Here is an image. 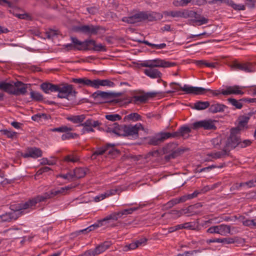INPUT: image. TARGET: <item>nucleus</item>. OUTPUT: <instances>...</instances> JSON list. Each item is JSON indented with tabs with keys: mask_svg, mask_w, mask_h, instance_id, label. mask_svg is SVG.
Wrapping results in <instances>:
<instances>
[{
	"mask_svg": "<svg viewBox=\"0 0 256 256\" xmlns=\"http://www.w3.org/2000/svg\"><path fill=\"white\" fill-rule=\"evenodd\" d=\"M147 100V97L144 95L136 96L132 98L131 102L134 104L143 103Z\"/></svg>",
	"mask_w": 256,
	"mask_h": 256,
	"instance_id": "45",
	"label": "nucleus"
},
{
	"mask_svg": "<svg viewBox=\"0 0 256 256\" xmlns=\"http://www.w3.org/2000/svg\"><path fill=\"white\" fill-rule=\"evenodd\" d=\"M182 215V209L180 210H172L170 212L164 214L162 216L166 217L168 218L176 219Z\"/></svg>",
	"mask_w": 256,
	"mask_h": 256,
	"instance_id": "29",
	"label": "nucleus"
},
{
	"mask_svg": "<svg viewBox=\"0 0 256 256\" xmlns=\"http://www.w3.org/2000/svg\"><path fill=\"white\" fill-rule=\"evenodd\" d=\"M30 98L35 101H42L44 100L43 96L40 92L32 91L30 92Z\"/></svg>",
	"mask_w": 256,
	"mask_h": 256,
	"instance_id": "46",
	"label": "nucleus"
},
{
	"mask_svg": "<svg viewBox=\"0 0 256 256\" xmlns=\"http://www.w3.org/2000/svg\"><path fill=\"white\" fill-rule=\"evenodd\" d=\"M214 122V120L210 119L198 121L192 124V128L194 130H198L201 128L206 130H216V126Z\"/></svg>",
	"mask_w": 256,
	"mask_h": 256,
	"instance_id": "10",
	"label": "nucleus"
},
{
	"mask_svg": "<svg viewBox=\"0 0 256 256\" xmlns=\"http://www.w3.org/2000/svg\"><path fill=\"white\" fill-rule=\"evenodd\" d=\"M100 29V26L92 24L83 25L78 28V30L80 32L90 36L96 34Z\"/></svg>",
	"mask_w": 256,
	"mask_h": 256,
	"instance_id": "13",
	"label": "nucleus"
},
{
	"mask_svg": "<svg viewBox=\"0 0 256 256\" xmlns=\"http://www.w3.org/2000/svg\"><path fill=\"white\" fill-rule=\"evenodd\" d=\"M178 204V200L177 198H174L168 202L166 204V208H170Z\"/></svg>",
	"mask_w": 256,
	"mask_h": 256,
	"instance_id": "59",
	"label": "nucleus"
},
{
	"mask_svg": "<svg viewBox=\"0 0 256 256\" xmlns=\"http://www.w3.org/2000/svg\"><path fill=\"white\" fill-rule=\"evenodd\" d=\"M175 148L176 144H169L164 148V152L166 154L165 156L166 160L174 158L176 156L177 152L174 150Z\"/></svg>",
	"mask_w": 256,
	"mask_h": 256,
	"instance_id": "20",
	"label": "nucleus"
},
{
	"mask_svg": "<svg viewBox=\"0 0 256 256\" xmlns=\"http://www.w3.org/2000/svg\"><path fill=\"white\" fill-rule=\"evenodd\" d=\"M206 232L210 234H218L222 236H226L230 232V226L226 224H220L212 226L206 230Z\"/></svg>",
	"mask_w": 256,
	"mask_h": 256,
	"instance_id": "11",
	"label": "nucleus"
},
{
	"mask_svg": "<svg viewBox=\"0 0 256 256\" xmlns=\"http://www.w3.org/2000/svg\"><path fill=\"white\" fill-rule=\"evenodd\" d=\"M138 248V245H136V241H134L130 243L128 245H126L124 246V250H133Z\"/></svg>",
	"mask_w": 256,
	"mask_h": 256,
	"instance_id": "58",
	"label": "nucleus"
},
{
	"mask_svg": "<svg viewBox=\"0 0 256 256\" xmlns=\"http://www.w3.org/2000/svg\"><path fill=\"white\" fill-rule=\"evenodd\" d=\"M191 130L188 126H184L180 128L178 131L176 132L178 133L177 136H182L184 137L186 135L188 136Z\"/></svg>",
	"mask_w": 256,
	"mask_h": 256,
	"instance_id": "38",
	"label": "nucleus"
},
{
	"mask_svg": "<svg viewBox=\"0 0 256 256\" xmlns=\"http://www.w3.org/2000/svg\"><path fill=\"white\" fill-rule=\"evenodd\" d=\"M96 254H95V252L94 249H90L86 251L83 254L80 255V256H95Z\"/></svg>",
	"mask_w": 256,
	"mask_h": 256,
	"instance_id": "61",
	"label": "nucleus"
},
{
	"mask_svg": "<svg viewBox=\"0 0 256 256\" xmlns=\"http://www.w3.org/2000/svg\"><path fill=\"white\" fill-rule=\"evenodd\" d=\"M183 224V228L191 230H196L198 229V225L195 222H187Z\"/></svg>",
	"mask_w": 256,
	"mask_h": 256,
	"instance_id": "47",
	"label": "nucleus"
},
{
	"mask_svg": "<svg viewBox=\"0 0 256 256\" xmlns=\"http://www.w3.org/2000/svg\"><path fill=\"white\" fill-rule=\"evenodd\" d=\"M177 134H178L177 132H172V133L166 132H162L160 134H158V135L160 137L161 142H162L164 140H166L170 138L177 137Z\"/></svg>",
	"mask_w": 256,
	"mask_h": 256,
	"instance_id": "40",
	"label": "nucleus"
},
{
	"mask_svg": "<svg viewBox=\"0 0 256 256\" xmlns=\"http://www.w3.org/2000/svg\"><path fill=\"white\" fill-rule=\"evenodd\" d=\"M74 129L71 126H62L58 128H56L52 129V131L54 132H71Z\"/></svg>",
	"mask_w": 256,
	"mask_h": 256,
	"instance_id": "44",
	"label": "nucleus"
},
{
	"mask_svg": "<svg viewBox=\"0 0 256 256\" xmlns=\"http://www.w3.org/2000/svg\"><path fill=\"white\" fill-rule=\"evenodd\" d=\"M182 210L183 214H188V216L198 214V212L195 210L192 205L186 208H182Z\"/></svg>",
	"mask_w": 256,
	"mask_h": 256,
	"instance_id": "42",
	"label": "nucleus"
},
{
	"mask_svg": "<svg viewBox=\"0 0 256 256\" xmlns=\"http://www.w3.org/2000/svg\"><path fill=\"white\" fill-rule=\"evenodd\" d=\"M57 92H58V97L60 98H66L68 100H72V98L75 96V91L73 90L72 85L65 84H57Z\"/></svg>",
	"mask_w": 256,
	"mask_h": 256,
	"instance_id": "7",
	"label": "nucleus"
},
{
	"mask_svg": "<svg viewBox=\"0 0 256 256\" xmlns=\"http://www.w3.org/2000/svg\"><path fill=\"white\" fill-rule=\"evenodd\" d=\"M230 66L234 70H242L246 72H250L254 71V65L250 62H240L234 60L232 62Z\"/></svg>",
	"mask_w": 256,
	"mask_h": 256,
	"instance_id": "9",
	"label": "nucleus"
},
{
	"mask_svg": "<svg viewBox=\"0 0 256 256\" xmlns=\"http://www.w3.org/2000/svg\"><path fill=\"white\" fill-rule=\"evenodd\" d=\"M161 142L158 134L150 138L148 141V144L153 146H157Z\"/></svg>",
	"mask_w": 256,
	"mask_h": 256,
	"instance_id": "51",
	"label": "nucleus"
},
{
	"mask_svg": "<svg viewBox=\"0 0 256 256\" xmlns=\"http://www.w3.org/2000/svg\"><path fill=\"white\" fill-rule=\"evenodd\" d=\"M56 87L57 84H54L50 83L44 82L40 85V88L46 94L57 92Z\"/></svg>",
	"mask_w": 256,
	"mask_h": 256,
	"instance_id": "30",
	"label": "nucleus"
},
{
	"mask_svg": "<svg viewBox=\"0 0 256 256\" xmlns=\"http://www.w3.org/2000/svg\"><path fill=\"white\" fill-rule=\"evenodd\" d=\"M65 133L66 134H63L62 136V140H69L71 138H76L78 136L76 133H72L70 132H68Z\"/></svg>",
	"mask_w": 256,
	"mask_h": 256,
	"instance_id": "50",
	"label": "nucleus"
},
{
	"mask_svg": "<svg viewBox=\"0 0 256 256\" xmlns=\"http://www.w3.org/2000/svg\"><path fill=\"white\" fill-rule=\"evenodd\" d=\"M241 88L238 86H227L225 90H222L221 94L224 96L232 94L242 95L244 92L242 90Z\"/></svg>",
	"mask_w": 256,
	"mask_h": 256,
	"instance_id": "19",
	"label": "nucleus"
},
{
	"mask_svg": "<svg viewBox=\"0 0 256 256\" xmlns=\"http://www.w3.org/2000/svg\"><path fill=\"white\" fill-rule=\"evenodd\" d=\"M106 198L104 193L101 194L94 198V200L96 202H98Z\"/></svg>",
	"mask_w": 256,
	"mask_h": 256,
	"instance_id": "63",
	"label": "nucleus"
},
{
	"mask_svg": "<svg viewBox=\"0 0 256 256\" xmlns=\"http://www.w3.org/2000/svg\"><path fill=\"white\" fill-rule=\"evenodd\" d=\"M146 68L143 70V72L150 78L154 79L162 77V74L158 69L152 67Z\"/></svg>",
	"mask_w": 256,
	"mask_h": 256,
	"instance_id": "18",
	"label": "nucleus"
},
{
	"mask_svg": "<svg viewBox=\"0 0 256 256\" xmlns=\"http://www.w3.org/2000/svg\"><path fill=\"white\" fill-rule=\"evenodd\" d=\"M0 90H4V92L10 94H16V88L11 84L8 83L4 82H0Z\"/></svg>",
	"mask_w": 256,
	"mask_h": 256,
	"instance_id": "27",
	"label": "nucleus"
},
{
	"mask_svg": "<svg viewBox=\"0 0 256 256\" xmlns=\"http://www.w3.org/2000/svg\"><path fill=\"white\" fill-rule=\"evenodd\" d=\"M256 186V179L255 180H250L248 182L240 183L238 184V187L241 186H246L248 188H252ZM236 188H238V186H236Z\"/></svg>",
	"mask_w": 256,
	"mask_h": 256,
	"instance_id": "49",
	"label": "nucleus"
},
{
	"mask_svg": "<svg viewBox=\"0 0 256 256\" xmlns=\"http://www.w3.org/2000/svg\"><path fill=\"white\" fill-rule=\"evenodd\" d=\"M140 130H144L142 125L140 123H138L135 125L121 126L118 123L114 122L111 126L108 128L106 131L120 136H128L136 138H138V132Z\"/></svg>",
	"mask_w": 256,
	"mask_h": 256,
	"instance_id": "1",
	"label": "nucleus"
},
{
	"mask_svg": "<svg viewBox=\"0 0 256 256\" xmlns=\"http://www.w3.org/2000/svg\"><path fill=\"white\" fill-rule=\"evenodd\" d=\"M186 10H176V11H165L164 14L165 16H171L172 18H186Z\"/></svg>",
	"mask_w": 256,
	"mask_h": 256,
	"instance_id": "25",
	"label": "nucleus"
},
{
	"mask_svg": "<svg viewBox=\"0 0 256 256\" xmlns=\"http://www.w3.org/2000/svg\"><path fill=\"white\" fill-rule=\"evenodd\" d=\"M87 11L92 14H94L98 12V8L96 6L87 8Z\"/></svg>",
	"mask_w": 256,
	"mask_h": 256,
	"instance_id": "64",
	"label": "nucleus"
},
{
	"mask_svg": "<svg viewBox=\"0 0 256 256\" xmlns=\"http://www.w3.org/2000/svg\"><path fill=\"white\" fill-rule=\"evenodd\" d=\"M137 210V208H132L128 209H124L118 212H114L104 218L102 220V222L108 220H116L118 218H122V216L131 214Z\"/></svg>",
	"mask_w": 256,
	"mask_h": 256,
	"instance_id": "12",
	"label": "nucleus"
},
{
	"mask_svg": "<svg viewBox=\"0 0 256 256\" xmlns=\"http://www.w3.org/2000/svg\"><path fill=\"white\" fill-rule=\"evenodd\" d=\"M140 65L142 67H152L156 68L172 67L176 66V63L160 58H156L144 61Z\"/></svg>",
	"mask_w": 256,
	"mask_h": 256,
	"instance_id": "6",
	"label": "nucleus"
},
{
	"mask_svg": "<svg viewBox=\"0 0 256 256\" xmlns=\"http://www.w3.org/2000/svg\"><path fill=\"white\" fill-rule=\"evenodd\" d=\"M235 130L234 129H232L230 135L227 141L228 146L231 148H235L237 146H238L240 140L238 135L234 134Z\"/></svg>",
	"mask_w": 256,
	"mask_h": 256,
	"instance_id": "22",
	"label": "nucleus"
},
{
	"mask_svg": "<svg viewBox=\"0 0 256 256\" xmlns=\"http://www.w3.org/2000/svg\"><path fill=\"white\" fill-rule=\"evenodd\" d=\"M114 86V82L108 80H94V88H99L100 86L112 88Z\"/></svg>",
	"mask_w": 256,
	"mask_h": 256,
	"instance_id": "26",
	"label": "nucleus"
},
{
	"mask_svg": "<svg viewBox=\"0 0 256 256\" xmlns=\"http://www.w3.org/2000/svg\"><path fill=\"white\" fill-rule=\"evenodd\" d=\"M244 226L256 228V216L252 219H246L244 216H240L239 218Z\"/></svg>",
	"mask_w": 256,
	"mask_h": 256,
	"instance_id": "33",
	"label": "nucleus"
},
{
	"mask_svg": "<svg viewBox=\"0 0 256 256\" xmlns=\"http://www.w3.org/2000/svg\"><path fill=\"white\" fill-rule=\"evenodd\" d=\"M162 16L160 13L154 12H138L130 16H125L122 18V21L130 24L144 20L154 22L162 18Z\"/></svg>",
	"mask_w": 256,
	"mask_h": 256,
	"instance_id": "2",
	"label": "nucleus"
},
{
	"mask_svg": "<svg viewBox=\"0 0 256 256\" xmlns=\"http://www.w3.org/2000/svg\"><path fill=\"white\" fill-rule=\"evenodd\" d=\"M210 106V102L198 101L194 104V108L197 110H204L208 108Z\"/></svg>",
	"mask_w": 256,
	"mask_h": 256,
	"instance_id": "37",
	"label": "nucleus"
},
{
	"mask_svg": "<svg viewBox=\"0 0 256 256\" xmlns=\"http://www.w3.org/2000/svg\"><path fill=\"white\" fill-rule=\"evenodd\" d=\"M28 202V200L24 203L18 204L16 206H11L10 212L0 215V222H10L13 220H16L24 212L23 210L27 209H33L34 206H31L30 204L26 205Z\"/></svg>",
	"mask_w": 256,
	"mask_h": 256,
	"instance_id": "4",
	"label": "nucleus"
},
{
	"mask_svg": "<svg viewBox=\"0 0 256 256\" xmlns=\"http://www.w3.org/2000/svg\"><path fill=\"white\" fill-rule=\"evenodd\" d=\"M105 118L108 120L116 122L117 120H119L121 119V116L118 114H106L105 116Z\"/></svg>",
	"mask_w": 256,
	"mask_h": 256,
	"instance_id": "52",
	"label": "nucleus"
},
{
	"mask_svg": "<svg viewBox=\"0 0 256 256\" xmlns=\"http://www.w3.org/2000/svg\"><path fill=\"white\" fill-rule=\"evenodd\" d=\"M72 188H73V186L70 185L52 189L49 192H44L41 195H38L34 198L28 200V202L26 205L30 204V206H34V208L36 204L38 202H46L47 200L58 195L66 194Z\"/></svg>",
	"mask_w": 256,
	"mask_h": 256,
	"instance_id": "3",
	"label": "nucleus"
},
{
	"mask_svg": "<svg viewBox=\"0 0 256 256\" xmlns=\"http://www.w3.org/2000/svg\"><path fill=\"white\" fill-rule=\"evenodd\" d=\"M86 174L85 170L82 168H76L73 171L74 176L76 178H80L84 177Z\"/></svg>",
	"mask_w": 256,
	"mask_h": 256,
	"instance_id": "39",
	"label": "nucleus"
},
{
	"mask_svg": "<svg viewBox=\"0 0 256 256\" xmlns=\"http://www.w3.org/2000/svg\"><path fill=\"white\" fill-rule=\"evenodd\" d=\"M251 144V142L248 140H245L243 141H241L240 140V144L238 146L241 148H246Z\"/></svg>",
	"mask_w": 256,
	"mask_h": 256,
	"instance_id": "60",
	"label": "nucleus"
},
{
	"mask_svg": "<svg viewBox=\"0 0 256 256\" xmlns=\"http://www.w3.org/2000/svg\"><path fill=\"white\" fill-rule=\"evenodd\" d=\"M138 245V248H139L142 246H144L146 244V242L148 241V239L146 238H142L138 240H135Z\"/></svg>",
	"mask_w": 256,
	"mask_h": 256,
	"instance_id": "56",
	"label": "nucleus"
},
{
	"mask_svg": "<svg viewBox=\"0 0 256 256\" xmlns=\"http://www.w3.org/2000/svg\"><path fill=\"white\" fill-rule=\"evenodd\" d=\"M42 150L36 147H32L28 148L26 152L22 154V157L24 158H36L42 156Z\"/></svg>",
	"mask_w": 256,
	"mask_h": 256,
	"instance_id": "15",
	"label": "nucleus"
},
{
	"mask_svg": "<svg viewBox=\"0 0 256 256\" xmlns=\"http://www.w3.org/2000/svg\"><path fill=\"white\" fill-rule=\"evenodd\" d=\"M235 242L234 238H218V243H223L226 244H234Z\"/></svg>",
	"mask_w": 256,
	"mask_h": 256,
	"instance_id": "54",
	"label": "nucleus"
},
{
	"mask_svg": "<svg viewBox=\"0 0 256 256\" xmlns=\"http://www.w3.org/2000/svg\"><path fill=\"white\" fill-rule=\"evenodd\" d=\"M1 134L9 138H16L18 136V133L11 130L3 129L0 130Z\"/></svg>",
	"mask_w": 256,
	"mask_h": 256,
	"instance_id": "36",
	"label": "nucleus"
},
{
	"mask_svg": "<svg viewBox=\"0 0 256 256\" xmlns=\"http://www.w3.org/2000/svg\"><path fill=\"white\" fill-rule=\"evenodd\" d=\"M220 2L222 3H224L227 6H230L236 10H244L245 6L242 4H236L232 0H212L208 2L210 4H216V2Z\"/></svg>",
	"mask_w": 256,
	"mask_h": 256,
	"instance_id": "21",
	"label": "nucleus"
},
{
	"mask_svg": "<svg viewBox=\"0 0 256 256\" xmlns=\"http://www.w3.org/2000/svg\"><path fill=\"white\" fill-rule=\"evenodd\" d=\"M226 106L223 104H219L216 102H213L212 104L210 103L209 112L214 114L217 112H223L226 108Z\"/></svg>",
	"mask_w": 256,
	"mask_h": 256,
	"instance_id": "24",
	"label": "nucleus"
},
{
	"mask_svg": "<svg viewBox=\"0 0 256 256\" xmlns=\"http://www.w3.org/2000/svg\"><path fill=\"white\" fill-rule=\"evenodd\" d=\"M112 245V243L109 241H106L104 242H102L97 246L96 248L94 249L95 254L96 255L100 254L104 252H105L107 249H108L110 246Z\"/></svg>",
	"mask_w": 256,
	"mask_h": 256,
	"instance_id": "28",
	"label": "nucleus"
},
{
	"mask_svg": "<svg viewBox=\"0 0 256 256\" xmlns=\"http://www.w3.org/2000/svg\"><path fill=\"white\" fill-rule=\"evenodd\" d=\"M98 227H99V224H95L90 226L88 227L87 228H86L85 229L82 230L80 232H88L90 231L94 230H95L96 228H97Z\"/></svg>",
	"mask_w": 256,
	"mask_h": 256,
	"instance_id": "57",
	"label": "nucleus"
},
{
	"mask_svg": "<svg viewBox=\"0 0 256 256\" xmlns=\"http://www.w3.org/2000/svg\"><path fill=\"white\" fill-rule=\"evenodd\" d=\"M101 122L98 120H96L92 118L87 119L84 122L82 123L80 126H83L82 129V134H85L90 132H94V128H98L100 130Z\"/></svg>",
	"mask_w": 256,
	"mask_h": 256,
	"instance_id": "8",
	"label": "nucleus"
},
{
	"mask_svg": "<svg viewBox=\"0 0 256 256\" xmlns=\"http://www.w3.org/2000/svg\"><path fill=\"white\" fill-rule=\"evenodd\" d=\"M58 177L62 178L64 180H70L74 178L73 172H68L66 174H60Z\"/></svg>",
	"mask_w": 256,
	"mask_h": 256,
	"instance_id": "53",
	"label": "nucleus"
},
{
	"mask_svg": "<svg viewBox=\"0 0 256 256\" xmlns=\"http://www.w3.org/2000/svg\"><path fill=\"white\" fill-rule=\"evenodd\" d=\"M226 155L227 152L225 150L216 152H212L207 154V156L209 157H211L213 160H214L223 158Z\"/></svg>",
	"mask_w": 256,
	"mask_h": 256,
	"instance_id": "35",
	"label": "nucleus"
},
{
	"mask_svg": "<svg viewBox=\"0 0 256 256\" xmlns=\"http://www.w3.org/2000/svg\"><path fill=\"white\" fill-rule=\"evenodd\" d=\"M172 84H176L178 86H180V90L183 91L186 94L200 95L204 94L208 92H210V93L214 96H218L220 94V92H218L216 90H213L210 88L192 86L188 84H184V86H181L180 84L174 82H172L170 84V85Z\"/></svg>",
	"mask_w": 256,
	"mask_h": 256,
	"instance_id": "5",
	"label": "nucleus"
},
{
	"mask_svg": "<svg viewBox=\"0 0 256 256\" xmlns=\"http://www.w3.org/2000/svg\"><path fill=\"white\" fill-rule=\"evenodd\" d=\"M114 146V144H106L96 150L93 153L92 156L102 155L105 152H108V154H112L115 150Z\"/></svg>",
	"mask_w": 256,
	"mask_h": 256,
	"instance_id": "16",
	"label": "nucleus"
},
{
	"mask_svg": "<svg viewBox=\"0 0 256 256\" xmlns=\"http://www.w3.org/2000/svg\"><path fill=\"white\" fill-rule=\"evenodd\" d=\"M78 160V158L74 155H68L64 158V160L66 162H77Z\"/></svg>",
	"mask_w": 256,
	"mask_h": 256,
	"instance_id": "55",
	"label": "nucleus"
},
{
	"mask_svg": "<svg viewBox=\"0 0 256 256\" xmlns=\"http://www.w3.org/2000/svg\"><path fill=\"white\" fill-rule=\"evenodd\" d=\"M14 88H16V94L15 95H18V94H24L26 92V87L25 86L24 84L21 82L18 81L14 83Z\"/></svg>",
	"mask_w": 256,
	"mask_h": 256,
	"instance_id": "34",
	"label": "nucleus"
},
{
	"mask_svg": "<svg viewBox=\"0 0 256 256\" xmlns=\"http://www.w3.org/2000/svg\"><path fill=\"white\" fill-rule=\"evenodd\" d=\"M72 82L78 84L80 86H90L94 88V80H91L86 77L82 78H73Z\"/></svg>",
	"mask_w": 256,
	"mask_h": 256,
	"instance_id": "17",
	"label": "nucleus"
},
{
	"mask_svg": "<svg viewBox=\"0 0 256 256\" xmlns=\"http://www.w3.org/2000/svg\"><path fill=\"white\" fill-rule=\"evenodd\" d=\"M228 100L232 106H234L236 108L240 109L242 106V104L240 102L241 100H238L234 98H229L228 99Z\"/></svg>",
	"mask_w": 256,
	"mask_h": 256,
	"instance_id": "48",
	"label": "nucleus"
},
{
	"mask_svg": "<svg viewBox=\"0 0 256 256\" xmlns=\"http://www.w3.org/2000/svg\"><path fill=\"white\" fill-rule=\"evenodd\" d=\"M118 191V190L117 189H111L107 190L104 193L105 194L106 198H108L110 196L115 195L117 193Z\"/></svg>",
	"mask_w": 256,
	"mask_h": 256,
	"instance_id": "62",
	"label": "nucleus"
},
{
	"mask_svg": "<svg viewBox=\"0 0 256 256\" xmlns=\"http://www.w3.org/2000/svg\"><path fill=\"white\" fill-rule=\"evenodd\" d=\"M124 119L128 120H132L133 122L138 121L142 120V116L136 112L130 113L125 116Z\"/></svg>",
	"mask_w": 256,
	"mask_h": 256,
	"instance_id": "43",
	"label": "nucleus"
},
{
	"mask_svg": "<svg viewBox=\"0 0 256 256\" xmlns=\"http://www.w3.org/2000/svg\"><path fill=\"white\" fill-rule=\"evenodd\" d=\"M84 114L73 116L68 118V120L74 124L81 123L85 120Z\"/></svg>",
	"mask_w": 256,
	"mask_h": 256,
	"instance_id": "41",
	"label": "nucleus"
},
{
	"mask_svg": "<svg viewBox=\"0 0 256 256\" xmlns=\"http://www.w3.org/2000/svg\"><path fill=\"white\" fill-rule=\"evenodd\" d=\"M112 94L110 92L99 90L94 92L92 94V98L94 99L102 98L106 100H108L110 98Z\"/></svg>",
	"mask_w": 256,
	"mask_h": 256,
	"instance_id": "32",
	"label": "nucleus"
},
{
	"mask_svg": "<svg viewBox=\"0 0 256 256\" xmlns=\"http://www.w3.org/2000/svg\"><path fill=\"white\" fill-rule=\"evenodd\" d=\"M71 40L74 48L77 50H88V40L84 42H80L76 38L72 37Z\"/></svg>",
	"mask_w": 256,
	"mask_h": 256,
	"instance_id": "23",
	"label": "nucleus"
},
{
	"mask_svg": "<svg viewBox=\"0 0 256 256\" xmlns=\"http://www.w3.org/2000/svg\"><path fill=\"white\" fill-rule=\"evenodd\" d=\"M90 46H94L92 50L95 51L104 52L106 50L104 46L101 44H96V42L92 40H88V48H89L88 50L91 49Z\"/></svg>",
	"mask_w": 256,
	"mask_h": 256,
	"instance_id": "31",
	"label": "nucleus"
},
{
	"mask_svg": "<svg viewBox=\"0 0 256 256\" xmlns=\"http://www.w3.org/2000/svg\"><path fill=\"white\" fill-rule=\"evenodd\" d=\"M186 15L187 16L186 18H194V19L192 20V21L197 23L198 26L206 24L208 21V18L204 16H202L200 14H198L196 12L192 10H186Z\"/></svg>",
	"mask_w": 256,
	"mask_h": 256,
	"instance_id": "14",
	"label": "nucleus"
}]
</instances>
